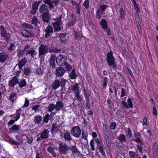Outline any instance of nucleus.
Here are the masks:
<instances>
[{
	"label": "nucleus",
	"instance_id": "1",
	"mask_svg": "<svg viewBox=\"0 0 158 158\" xmlns=\"http://www.w3.org/2000/svg\"><path fill=\"white\" fill-rule=\"evenodd\" d=\"M60 51L59 49H55L52 47L49 49L47 45L41 44L39 48V57L40 59H43L46 54L48 53V52L52 53Z\"/></svg>",
	"mask_w": 158,
	"mask_h": 158
},
{
	"label": "nucleus",
	"instance_id": "2",
	"mask_svg": "<svg viewBox=\"0 0 158 158\" xmlns=\"http://www.w3.org/2000/svg\"><path fill=\"white\" fill-rule=\"evenodd\" d=\"M66 81L62 78L58 79L52 82V87L54 89H56L59 88L61 85V90L65 91L67 89L65 84L66 83Z\"/></svg>",
	"mask_w": 158,
	"mask_h": 158
},
{
	"label": "nucleus",
	"instance_id": "3",
	"mask_svg": "<svg viewBox=\"0 0 158 158\" xmlns=\"http://www.w3.org/2000/svg\"><path fill=\"white\" fill-rule=\"evenodd\" d=\"M106 60L110 66H111L113 69L116 70L117 69V65L115 64V60L113 55L112 52L110 50L106 55Z\"/></svg>",
	"mask_w": 158,
	"mask_h": 158
},
{
	"label": "nucleus",
	"instance_id": "4",
	"mask_svg": "<svg viewBox=\"0 0 158 158\" xmlns=\"http://www.w3.org/2000/svg\"><path fill=\"white\" fill-rule=\"evenodd\" d=\"M58 151L61 155H66L70 150L69 147L65 143H60L59 144Z\"/></svg>",
	"mask_w": 158,
	"mask_h": 158
},
{
	"label": "nucleus",
	"instance_id": "5",
	"mask_svg": "<svg viewBox=\"0 0 158 158\" xmlns=\"http://www.w3.org/2000/svg\"><path fill=\"white\" fill-rule=\"evenodd\" d=\"M67 57L64 55L60 54L56 59V62L58 65L60 66H63L67 63L66 61Z\"/></svg>",
	"mask_w": 158,
	"mask_h": 158
},
{
	"label": "nucleus",
	"instance_id": "6",
	"mask_svg": "<svg viewBox=\"0 0 158 158\" xmlns=\"http://www.w3.org/2000/svg\"><path fill=\"white\" fill-rule=\"evenodd\" d=\"M71 135L75 138H78L81 136V130L78 126L73 127L70 130Z\"/></svg>",
	"mask_w": 158,
	"mask_h": 158
},
{
	"label": "nucleus",
	"instance_id": "7",
	"mask_svg": "<svg viewBox=\"0 0 158 158\" xmlns=\"http://www.w3.org/2000/svg\"><path fill=\"white\" fill-rule=\"evenodd\" d=\"M61 21L59 20L57 21H56L52 23L54 28V33H55V35L53 36V37L56 38L58 36V35L57 34L56 32L57 31H60L61 30L60 24Z\"/></svg>",
	"mask_w": 158,
	"mask_h": 158
},
{
	"label": "nucleus",
	"instance_id": "8",
	"mask_svg": "<svg viewBox=\"0 0 158 158\" xmlns=\"http://www.w3.org/2000/svg\"><path fill=\"white\" fill-rule=\"evenodd\" d=\"M45 32V36L46 38H48L51 36L53 34H55L53 31V28L52 26L48 25L46 29L44 30Z\"/></svg>",
	"mask_w": 158,
	"mask_h": 158
},
{
	"label": "nucleus",
	"instance_id": "9",
	"mask_svg": "<svg viewBox=\"0 0 158 158\" xmlns=\"http://www.w3.org/2000/svg\"><path fill=\"white\" fill-rule=\"evenodd\" d=\"M0 29L1 30V36L6 40L9 39L10 37V34L7 32L3 25L1 26Z\"/></svg>",
	"mask_w": 158,
	"mask_h": 158
},
{
	"label": "nucleus",
	"instance_id": "10",
	"mask_svg": "<svg viewBox=\"0 0 158 158\" xmlns=\"http://www.w3.org/2000/svg\"><path fill=\"white\" fill-rule=\"evenodd\" d=\"M65 70L63 67H58L56 69V75L57 77H62L64 73Z\"/></svg>",
	"mask_w": 158,
	"mask_h": 158
},
{
	"label": "nucleus",
	"instance_id": "11",
	"mask_svg": "<svg viewBox=\"0 0 158 158\" xmlns=\"http://www.w3.org/2000/svg\"><path fill=\"white\" fill-rule=\"evenodd\" d=\"M19 83V80L16 77H14L11 80H9L8 85L10 88H14V86Z\"/></svg>",
	"mask_w": 158,
	"mask_h": 158
},
{
	"label": "nucleus",
	"instance_id": "12",
	"mask_svg": "<svg viewBox=\"0 0 158 158\" xmlns=\"http://www.w3.org/2000/svg\"><path fill=\"white\" fill-rule=\"evenodd\" d=\"M64 103L62 100H58L56 102V111H59L64 107Z\"/></svg>",
	"mask_w": 158,
	"mask_h": 158
},
{
	"label": "nucleus",
	"instance_id": "13",
	"mask_svg": "<svg viewBox=\"0 0 158 158\" xmlns=\"http://www.w3.org/2000/svg\"><path fill=\"white\" fill-rule=\"evenodd\" d=\"M27 62V61L26 60V58L24 57L20 61L18 64H17L16 65L14 69V70H15L16 68H18V65L19 69H21L22 67L25 65Z\"/></svg>",
	"mask_w": 158,
	"mask_h": 158
},
{
	"label": "nucleus",
	"instance_id": "14",
	"mask_svg": "<svg viewBox=\"0 0 158 158\" xmlns=\"http://www.w3.org/2000/svg\"><path fill=\"white\" fill-rule=\"evenodd\" d=\"M60 128V125L56 123H53L52 124V129L51 130V133L53 134V133H57L58 131L60 132V131L59 129Z\"/></svg>",
	"mask_w": 158,
	"mask_h": 158
},
{
	"label": "nucleus",
	"instance_id": "15",
	"mask_svg": "<svg viewBox=\"0 0 158 158\" xmlns=\"http://www.w3.org/2000/svg\"><path fill=\"white\" fill-rule=\"evenodd\" d=\"M56 59L55 55L53 54L51 55L49 60L50 64L52 69H54L55 67V61Z\"/></svg>",
	"mask_w": 158,
	"mask_h": 158
},
{
	"label": "nucleus",
	"instance_id": "16",
	"mask_svg": "<svg viewBox=\"0 0 158 158\" xmlns=\"http://www.w3.org/2000/svg\"><path fill=\"white\" fill-rule=\"evenodd\" d=\"M48 8V6L46 5L43 4H42L39 7L40 13L42 14L49 12Z\"/></svg>",
	"mask_w": 158,
	"mask_h": 158
},
{
	"label": "nucleus",
	"instance_id": "17",
	"mask_svg": "<svg viewBox=\"0 0 158 158\" xmlns=\"http://www.w3.org/2000/svg\"><path fill=\"white\" fill-rule=\"evenodd\" d=\"M49 132V131L48 129L44 130L40 134V138L43 139H46L48 138Z\"/></svg>",
	"mask_w": 158,
	"mask_h": 158
},
{
	"label": "nucleus",
	"instance_id": "18",
	"mask_svg": "<svg viewBox=\"0 0 158 158\" xmlns=\"http://www.w3.org/2000/svg\"><path fill=\"white\" fill-rule=\"evenodd\" d=\"M53 114V112H51L50 115L48 113L46 114L44 116L43 121L45 123H47L49 119L52 120V117L54 116Z\"/></svg>",
	"mask_w": 158,
	"mask_h": 158
},
{
	"label": "nucleus",
	"instance_id": "19",
	"mask_svg": "<svg viewBox=\"0 0 158 158\" xmlns=\"http://www.w3.org/2000/svg\"><path fill=\"white\" fill-rule=\"evenodd\" d=\"M21 33L22 35L25 38H28L33 35L32 34L25 29H22L21 30Z\"/></svg>",
	"mask_w": 158,
	"mask_h": 158
},
{
	"label": "nucleus",
	"instance_id": "20",
	"mask_svg": "<svg viewBox=\"0 0 158 158\" xmlns=\"http://www.w3.org/2000/svg\"><path fill=\"white\" fill-rule=\"evenodd\" d=\"M42 18L44 21L46 22H48L50 19L49 11L42 13Z\"/></svg>",
	"mask_w": 158,
	"mask_h": 158
},
{
	"label": "nucleus",
	"instance_id": "21",
	"mask_svg": "<svg viewBox=\"0 0 158 158\" xmlns=\"http://www.w3.org/2000/svg\"><path fill=\"white\" fill-rule=\"evenodd\" d=\"M8 55L5 52H0V61L2 63L5 62L6 60Z\"/></svg>",
	"mask_w": 158,
	"mask_h": 158
},
{
	"label": "nucleus",
	"instance_id": "22",
	"mask_svg": "<svg viewBox=\"0 0 158 158\" xmlns=\"http://www.w3.org/2000/svg\"><path fill=\"white\" fill-rule=\"evenodd\" d=\"M17 98V94L15 93H12L8 97V100L12 102H15Z\"/></svg>",
	"mask_w": 158,
	"mask_h": 158
},
{
	"label": "nucleus",
	"instance_id": "23",
	"mask_svg": "<svg viewBox=\"0 0 158 158\" xmlns=\"http://www.w3.org/2000/svg\"><path fill=\"white\" fill-rule=\"evenodd\" d=\"M70 150L73 154H77L78 155L80 153V152L78 151V149L77 148L76 144L72 145L70 147H69Z\"/></svg>",
	"mask_w": 158,
	"mask_h": 158
},
{
	"label": "nucleus",
	"instance_id": "24",
	"mask_svg": "<svg viewBox=\"0 0 158 158\" xmlns=\"http://www.w3.org/2000/svg\"><path fill=\"white\" fill-rule=\"evenodd\" d=\"M109 135V132L108 131H106L105 132V137L106 142L108 143L107 146L110 147L111 146V142L110 139V137L108 136Z\"/></svg>",
	"mask_w": 158,
	"mask_h": 158
},
{
	"label": "nucleus",
	"instance_id": "25",
	"mask_svg": "<svg viewBox=\"0 0 158 158\" xmlns=\"http://www.w3.org/2000/svg\"><path fill=\"white\" fill-rule=\"evenodd\" d=\"M44 3L48 5V7L50 10L54 8L52 1L51 0H44Z\"/></svg>",
	"mask_w": 158,
	"mask_h": 158
},
{
	"label": "nucleus",
	"instance_id": "26",
	"mask_svg": "<svg viewBox=\"0 0 158 158\" xmlns=\"http://www.w3.org/2000/svg\"><path fill=\"white\" fill-rule=\"evenodd\" d=\"M42 119V117L41 116L37 115L34 117V121L35 123L39 124L41 122Z\"/></svg>",
	"mask_w": 158,
	"mask_h": 158
},
{
	"label": "nucleus",
	"instance_id": "27",
	"mask_svg": "<svg viewBox=\"0 0 158 158\" xmlns=\"http://www.w3.org/2000/svg\"><path fill=\"white\" fill-rule=\"evenodd\" d=\"M71 89L74 92V94L79 92V91L78 85L76 83L72 85L71 86Z\"/></svg>",
	"mask_w": 158,
	"mask_h": 158
},
{
	"label": "nucleus",
	"instance_id": "28",
	"mask_svg": "<svg viewBox=\"0 0 158 158\" xmlns=\"http://www.w3.org/2000/svg\"><path fill=\"white\" fill-rule=\"evenodd\" d=\"M76 16L75 15H73L71 16V20L68 23V26L69 27L73 25L76 22Z\"/></svg>",
	"mask_w": 158,
	"mask_h": 158
},
{
	"label": "nucleus",
	"instance_id": "29",
	"mask_svg": "<svg viewBox=\"0 0 158 158\" xmlns=\"http://www.w3.org/2000/svg\"><path fill=\"white\" fill-rule=\"evenodd\" d=\"M34 73L36 74L42 76L44 73V71L40 67L35 69L34 71Z\"/></svg>",
	"mask_w": 158,
	"mask_h": 158
},
{
	"label": "nucleus",
	"instance_id": "30",
	"mask_svg": "<svg viewBox=\"0 0 158 158\" xmlns=\"http://www.w3.org/2000/svg\"><path fill=\"white\" fill-rule=\"evenodd\" d=\"M21 111L22 110L20 108L17 110L15 113L14 115L15 121H17L20 118Z\"/></svg>",
	"mask_w": 158,
	"mask_h": 158
},
{
	"label": "nucleus",
	"instance_id": "31",
	"mask_svg": "<svg viewBox=\"0 0 158 158\" xmlns=\"http://www.w3.org/2000/svg\"><path fill=\"white\" fill-rule=\"evenodd\" d=\"M63 137L64 139L67 141H70L72 139L70 134L69 132L65 133Z\"/></svg>",
	"mask_w": 158,
	"mask_h": 158
},
{
	"label": "nucleus",
	"instance_id": "32",
	"mask_svg": "<svg viewBox=\"0 0 158 158\" xmlns=\"http://www.w3.org/2000/svg\"><path fill=\"white\" fill-rule=\"evenodd\" d=\"M75 69H73L71 72L69 73V77L71 79H75L77 77V74L75 72Z\"/></svg>",
	"mask_w": 158,
	"mask_h": 158
},
{
	"label": "nucleus",
	"instance_id": "33",
	"mask_svg": "<svg viewBox=\"0 0 158 158\" xmlns=\"http://www.w3.org/2000/svg\"><path fill=\"white\" fill-rule=\"evenodd\" d=\"M37 53L35 50L33 49H31L29 50L27 53L26 54V55L29 54L31 55L32 57L34 58L36 55Z\"/></svg>",
	"mask_w": 158,
	"mask_h": 158
},
{
	"label": "nucleus",
	"instance_id": "34",
	"mask_svg": "<svg viewBox=\"0 0 158 158\" xmlns=\"http://www.w3.org/2000/svg\"><path fill=\"white\" fill-rule=\"evenodd\" d=\"M101 24L103 29L105 30L107 29V22L105 19H102L101 22Z\"/></svg>",
	"mask_w": 158,
	"mask_h": 158
},
{
	"label": "nucleus",
	"instance_id": "35",
	"mask_svg": "<svg viewBox=\"0 0 158 158\" xmlns=\"http://www.w3.org/2000/svg\"><path fill=\"white\" fill-rule=\"evenodd\" d=\"M21 128V127L20 125H17L16 124L13 125L9 129L10 131H19Z\"/></svg>",
	"mask_w": 158,
	"mask_h": 158
},
{
	"label": "nucleus",
	"instance_id": "36",
	"mask_svg": "<svg viewBox=\"0 0 158 158\" xmlns=\"http://www.w3.org/2000/svg\"><path fill=\"white\" fill-rule=\"evenodd\" d=\"M84 95L85 99H89L90 96V93L89 91L85 89H84Z\"/></svg>",
	"mask_w": 158,
	"mask_h": 158
},
{
	"label": "nucleus",
	"instance_id": "37",
	"mask_svg": "<svg viewBox=\"0 0 158 158\" xmlns=\"http://www.w3.org/2000/svg\"><path fill=\"white\" fill-rule=\"evenodd\" d=\"M55 109H56L55 104L53 103L50 104L48 107V111L49 112H52Z\"/></svg>",
	"mask_w": 158,
	"mask_h": 158
},
{
	"label": "nucleus",
	"instance_id": "38",
	"mask_svg": "<svg viewBox=\"0 0 158 158\" xmlns=\"http://www.w3.org/2000/svg\"><path fill=\"white\" fill-rule=\"evenodd\" d=\"M47 150L48 152L51 153L52 155L54 157H56V154L54 153L53 148L51 146L48 147Z\"/></svg>",
	"mask_w": 158,
	"mask_h": 158
},
{
	"label": "nucleus",
	"instance_id": "39",
	"mask_svg": "<svg viewBox=\"0 0 158 158\" xmlns=\"http://www.w3.org/2000/svg\"><path fill=\"white\" fill-rule=\"evenodd\" d=\"M19 87L22 88L26 86L27 83L25 79H22L19 82Z\"/></svg>",
	"mask_w": 158,
	"mask_h": 158
},
{
	"label": "nucleus",
	"instance_id": "40",
	"mask_svg": "<svg viewBox=\"0 0 158 158\" xmlns=\"http://www.w3.org/2000/svg\"><path fill=\"white\" fill-rule=\"evenodd\" d=\"M103 13V11H102L100 9L97 10L96 12V16L97 18L99 19H100Z\"/></svg>",
	"mask_w": 158,
	"mask_h": 158
},
{
	"label": "nucleus",
	"instance_id": "41",
	"mask_svg": "<svg viewBox=\"0 0 158 158\" xmlns=\"http://www.w3.org/2000/svg\"><path fill=\"white\" fill-rule=\"evenodd\" d=\"M17 56L18 57H22L24 55V52L23 49H18L16 50Z\"/></svg>",
	"mask_w": 158,
	"mask_h": 158
},
{
	"label": "nucleus",
	"instance_id": "42",
	"mask_svg": "<svg viewBox=\"0 0 158 158\" xmlns=\"http://www.w3.org/2000/svg\"><path fill=\"white\" fill-rule=\"evenodd\" d=\"M22 26L23 28L26 29H32L33 28V27L32 26L27 23H23L22 24Z\"/></svg>",
	"mask_w": 158,
	"mask_h": 158
},
{
	"label": "nucleus",
	"instance_id": "43",
	"mask_svg": "<svg viewBox=\"0 0 158 158\" xmlns=\"http://www.w3.org/2000/svg\"><path fill=\"white\" fill-rule=\"evenodd\" d=\"M118 139L122 142L126 141V137L124 134H121L119 136Z\"/></svg>",
	"mask_w": 158,
	"mask_h": 158
},
{
	"label": "nucleus",
	"instance_id": "44",
	"mask_svg": "<svg viewBox=\"0 0 158 158\" xmlns=\"http://www.w3.org/2000/svg\"><path fill=\"white\" fill-rule=\"evenodd\" d=\"M7 141L10 142L11 144L16 145H19L20 143L19 142L16 141L15 140L10 138H9L7 140Z\"/></svg>",
	"mask_w": 158,
	"mask_h": 158
},
{
	"label": "nucleus",
	"instance_id": "45",
	"mask_svg": "<svg viewBox=\"0 0 158 158\" xmlns=\"http://www.w3.org/2000/svg\"><path fill=\"white\" fill-rule=\"evenodd\" d=\"M98 149L101 152V153L104 156H106L105 152L104 150L103 146L102 145H98Z\"/></svg>",
	"mask_w": 158,
	"mask_h": 158
},
{
	"label": "nucleus",
	"instance_id": "46",
	"mask_svg": "<svg viewBox=\"0 0 158 158\" xmlns=\"http://www.w3.org/2000/svg\"><path fill=\"white\" fill-rule=\"evenodd\" d=\"M31 72V70L28 68H26L24 69V73L26 75H29Z\"/></svg>",
	"mask_w": 158,
	"mask_h": 158
},
{
	"label": "nucleus",
	"instance_id": "47",
	"mask_svg": "<svg viewBox=\"0 0 158 158\" xmlns=\"http://www.w3.org/2000/svg\"><path fill=\"white\" fill-rule=\"evenodd\" d=\"M132 2L134 6L135 10L136 11V12H139L140 10L138 8V6L135 0H133L132 1Z\"/></svg>",
	"mask_w": 158,
	"mask_h": 158
},
{
	"label": "nucleus",
	"instance_id": "48",
	"mask_svg": "<svg viewBox=\"0 0 158 158\" xmlns=\"http://www.w3.org/2000/svg\"><path fill=\"white\" fill-rule=\"evenodd\" d=\"M107 104L109 108H112L114 106L113 102L109 98H108L107 100Z\"/></svg>",
	"mask_w": 158,
	"mask_h": 158
},
{
	"label": "nucleus",
	"instance_id": "49",
	"mask_svg": "<svg viewBox=\"0 0 158 158\" xmlns=\"http://www.w3.org/2000/svg\"><path fill=\"white\" fill-rule=\"evenodd\" d=\"M32 137L30 135H27L26 136V142L28 143H32L33 140Z\"/></svg>",
	"mask_w": 158,
	"mask_h": 158
},
{
	"label": "nucleus",
	"instance_id": "50",
	"mask_svg": "<svg viewBox=\"0 0 158 158\" xmlns=\"http://www.w3.org/2000/svg\"><path fill=\"white\" fill-rule=\"evenodd\" d=\"M76 4L75 6H76V8L77 9L76 10V12L77 13V14H80V9H81V7L78 3H76L75 2Z\"/></svg>",
	"mask_w": 158,
	"mask_h": 158
},
{
	"label": "nucleus",
	"instance_id": "51",
	"mask_svg": "<svg viewBox=\"0 0 158 158\" xmlns=\"http://www.w3.org/2000/svg\"><path fill=\"white\" fill-rule=\"evenodd\" d=\"M38 22V20L37 18L35 16H34L32 19V24L35 25V26H36L37 23Z\"/></svg>",
	"mask_w": 158,
	"mask_h": 158
},
{
	"label": "nucleus",
	"instance_id": "52",
	"mask_svg": "<svg viewBox=\"0 0 158 158\" xmlns=\"http://www.w3.org/2000/svg\"><path fill=\"white\" fill-rule=\"evenodd\" d=\"M153 149L157 154H158V145L157 143H155L153 146Z\"/></svg>",
	"mask_w": 158,
	"mask_h": 158
},
{
	"label": "nucleus",
	"instance_id": "53",
	"mask_svg": "<svg viewBox=\"0 0 158 158\" xmlns=\"http://www.w3.org/2000/svg\"><path fill=\"white\" fill-rule=\"evenodd\" d=\"M120 13L121 18H123L125 15V12L122 7L120 9Z\"/></svg>",
	"mask_w": 158,
	"mask_h": 158
},
{
	"label": "nucleus",
	"instance_id": "54",
	"mask_svg": "<svg viewBox=\"0 0 158 158\" xmlns=\"http://www.w3.org/2000/svg\"><path fill=\"white\" fill-rule=\"evenodd\" d=\"M85 106L89 110L90 109L91 106L90 104L89 99H86Z\"/></svg>",
	"mask_w": 158,
	"mask_h": 158
},
{
	"label": "nucleus",
	"instance_id": "55",
	"mask_svg": "<svg viewBox=\"0 0 158 158\" xmlns=\"http://www.w3.org/2000/svg\"><path fill=\"white\" fill-rule=\"evenodd\" d=\"M64 66H65V69L67 71H70L72 69V67L67 63L65 64V65H64Z\"/></svg>",
	"mask_w": 158,
	"mask_h": 158
},
{
	"label": "nucleus",
	"instance_id": "56",
	"mask_svg": "<svg viewBox=\"0 0 158 158\" xmlns=\"http://www.w3.org/2000/svg\"><path fill=\"white\" fill-rule=\"evenodd\" d=\"M83 6L86 9L89 7V0H86L85 1L83 4Z\"/></svg>",
	"mask_w": 158,
	"mask_h": 158
},
{
	"label": "nucleus",
	"instance_id": "57",
	"mask_svg": "<svg viewBox=\"0 0 158 158\" xmlns=\"http://www.w3.org/2000/svg\"><path fill=\"white\" fill-rule=\"evenodd\" d=\"M126 134L127 136H129V138H131L132 137V132L129 128H128Z\"/></svg>",
	"mask_w": 158,
	"mask_h": 158
},
{
	"label": "nucleus",
	"instance_id": "58",
	"mask_svg": "<svg viewBox=\"0 0 158 158\" xmlns=\"http://www.w3.org/2000/svg\"><path fill=\"white\" fill-rule=\"evenodd\" d=\"M74 94L75 97H76L75 100H78L80 102L81 100H82V99L79 96V92L75 93Z\"/></svg>",
	"mask_w": 158,
	"mask_h": 158
},
{
	"label": "nucleus",
	"instance_id": "59",
	"mask_svg": "<svg viewBox=\"0 0 158 158\" xmlns=\"http://www.w3.org/2000/svg\"><path fill=\"white\" fill-rule=\"evenodd\" d=\"M40 106L39 105H37L32 106L31 109L32 110H34L35 112H36L39 109Z\"/></svg>",
	"mask_w": 158,
	"mask_h": 158
},
{
	"label": "nucleus",
	"instance_id": "60",
	"mask_svg": "<svg viewBox=\"0 0 158 158\" xmlns=\"http://www.w3.org/2000/svg\"><path fill=\"white\" fill-rule=\"evenodd\" d=\"M129 154L131 158H135V157L137 155L135 153L131 151L129 152Z\"/></svg>",
	"mask_w": 158,
	"mask_h": 158
},
{
	"label": "nucleus",
	"instance_id": "61",
	"mask_svg": "<svg viewBox=\"0 0 158 158\" xmlns=\"http://www.w3.org/2000/svg\"><path fill=\"white\" fill-rule=\"evenodd\" d=\"M15 44L13 43H12L10 44V46L9 47L7 48V49L8 51H11L13 50V48L15 47Z\"/></svg>",
	"mask_w": 158,
	"mask_h": 158
},
{
	"label": "nucleus",
	"instance_id": "62",
	"mask_svg": "<svg viewBox=\"0 0 158 158\" xmlns=\"http://www.w3.org/2000/svg\"><path fill=\"white\" fill-rule=\"evenodd\" d=\"M82 137L81 138L85 140H87V136L88 134L86 133H84V131H83L82 133Z\"/></svg>",
	"mask_w": 158,
	"mask_h": 158
},
{
	"label": "nucleus",
	"instance_id": "63",
	"mask_svg": "<svg viewBox=\"0 0 158 158\" xmlns=\"http://www.w3.org/2000/svg\"><path fill=\"white\" fill-rule=\"evenodd\" d=\"M125 91L126 90L124 89L123 88H121V93L120 96V97H123L126 96V94L125 93Z\"/></svg>",
	"mask_w": 158,
	"mask_h": 158
},
{
	"label": "nucleus",
	"instance_id": "64",
	"mask_svg": "<svg viewBox=\"0 0 158 158\" xmlns=\"http://www.w3.org/2000/svg\"><path fill=\"white\" fill-rule=\"evenodd\" d=\"M116 124L115 122L112 123L110 125V129L114 130L116 127Z\"/></svg>",
	"mask_w": 158,
	"mask_h": 158
}]
</instances>
